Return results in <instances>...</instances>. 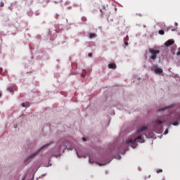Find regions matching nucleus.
Returning <instances> with one entry per match:
<instances>
[{"label": "nucleus", "mask_w": 180, "mask_h": 180, "mask_svg": "<svg viewBox=\"0 0 180 180\" xmlns=\"http://www.w3.org/2000/svg\"><path fill=\"white\" fill-rule=\"evenodd\" d=\"M154 72H155V74H162L163 70L161 68H156L154 69Z\"/></svg>", "instance_id": "obj_5"}, {"label": "nucleus", "mask_w": 180, "mask_h": 180, "mask_svg": "<svg viewBox=\"0 0 180 180\" xmlns=\"http://www.w3.org/2000/svg\"><path fill=\"white\" fill-rule=\"evenodd\" d=\"M1 96H2V94L0 93V98H1Z\"/></svg>", "instance_id": "obj_25"}, {"label": "nucleus", "mask_w": 180, "mask_h": 180, "mask_svg": "<svg viewBox=\"0 0 180 180\" xmlns=\"http://www.w3.org/2000/svg\"><path fill=\"white\" fill-rule=\"evenodd\" d=\"M51 144H54V141H50L49 143L43 146L41 148H39L37 152L31 154L28 158L25 160V162H27V161H29V160H32V158H33L34 157H36L37 155L39 154V153H40L41 150H43V148H46V147H49V146H51Z\"/></svg>", "instance_id": "obj_2"}, {"label": "nucleus", "mask_w": 180, "mask_h": 180, "mask_svg": "<svg viewBox=\"0 0 180 180\" xmlns=\"http://www.w3.org/2000/svg\"><path fill=\"white\" fill-rule=\"evenodd\" d=\"M22 108H26V105L25 104V103H23L22 104Z\"/></svg>", "instance_id": "obj_19"}, {"label": "nucleus", "mask_w": 180, "mask_h": 180, "mask_svg": "<svg viewBox=\"0 0 180 180\" xmlns=\"http://www.w3.org/2000/svg\"><path fill=\"white\" fill-rule=\"evenodd\" d=\"M89 162H90L91 164H92V162L91 161V160H89Z\"/></svg>", "instance_id": "obj_23"}, {"label": "nucleus", "mask_w": 180, "mask_h": 180, "mask_svg": "<svg viewBox=\"0 0 180 180\" xmlns=\"http://www.w3.org/2000/svg\"><path fill=\"white\" fill-rule=\"evenodd\" d=\"M77 154L78 157H79V155H78V152H77Z\"/></svg>", "instance_id": "obj_26"}, {"label": "nucleus", "mask_w": 180, "mask_h": 180, "mask_svg": "<svg viewBox=\"0 0 180 180\" xmlns=\"http://www.w3.org/2000/svg\"><path fill=\"white\" fill-rule=\"evenodd\" d=\"M94 37H96V34H95V33L89 34V39H94Z\"/></svg>", "instance_id": "obj_9"}, {"label": "nucleus", "mask_w": 180, "mask_h": 180, "mask_svg": "<svg viewBox=\"0 0 180 180\" xmlns=\"http://www.w3.org/2000/svg\"><path fill=\"white\" fill-rule=\"evenodd\" d=\"M124 46H129V42H127V41H125V42H124Z\"/></svg>", "instance_id": "obj_17"}, {"label": "nucleus", "mask_w": 180, "mask_h": 180, "mask_svg": "<svg viewBox=\"0 0 180 180\" xmlns=\"http://www.w3.org/2000/svg\"><path fill=\"white\" fill-rule=\"evenodd\" d=\"M164 134H168V129H166L164 132Z\"/></svg>", "instance_id": "obj_18"}, {"label": "nucleus", "mask_w": 180, "mask_h": 180, "mask_svg": "<svg viewBox=\"0 0 180 180\" xmlns=\"http://www.w3.org/2000/svg\"><path fill=\"white\" fill-rule=\"evenodd\" d=\"M8 91H9V92H13L15 91V87H8Z\"/></svg>", "instance_id": "obj_11"}, {"label": "nucleus", "mask_w": 180, "mask_h": 180, "mask_svg": "<svg viewBox=\"0 0 180 180\" xmlns=\"http://www.w3.org/2000/svg\"><path fill=\"white\" fill-rule=\"evenodd\" d=\"M177 56H180V51L177 52Z\"/></svg>", "instance_id": "obj_22"}, {"label": "nucleus", "mask_w": 180, "mask_h": 180, "mask_svg": "<svg viewBox=\"0 0 180 180\" xmlns=\"http://www.w3.org/2000/svg\"><path fill=\"white\" fill-rule=\"evenodd\" d=\"M82 140H83V141H86V138L83 137V138H82Z\"/></svg>", "instance_id": "obj_20"}, {"label": "nucleus", "mask_w": 180, "mask_h": 180, "mask_svg": "<svg viewBox=\"0 0 180 180\" xmlns=\"http://www.w3.org/2000/svg\"><path fill=\"white\" fill-rule=\"evenodd\" d=\"M109 68H111L112 70H116V64L115 63H110L108 65Z\"/></svg>", "instance_id": "obj_8"}, {"label": "nucleus", "mask_w": 180, "mask_h": 180, "mask_svg": "<svg viewBox=\"0 0 180 180\" xmlns=\"http://www.w3.org/2000/svg\"><path fill=\"white\" fill-rule=\"evenodd\" d=\"M149 53L150 54V59L154 60L157 58V56L160 54V50L150 48L149 49Z\"/></svg>", "instance_id": "obj_3"}, {"label": "nucleus", "mask_w": 180, "mask_h": 180, "mask_svg": "<svg viewBox=\"0 0 180 180\" xmlns=\"http://www.w3.org/2000/svg\"><path fill=\"white\" fill-rule=\"evenodd\" d=\"M157 174H160L161 172H162V169H158L157 171H156Z\"/></svg>", "instance_id": "obj_15"}, {"label": "nucleus", "mask_w": 180, "mask_h": 180, "mask_svg": "<svg viewBox=\"0 0 180 180\" xmlns=\"http://www.w3.org/2000/svg\"><path fill=\"white\" fill-rule=\"evenodd\" d=\"M165 32H164V30H159V34H165Z\"/></svg>", "instance_id": "obj_13"}, {"label": "nucleus", "mask_w": 180, "mask_h": 180, "mask_svg": "<svg viewBox=\"0 0 180 180\" xmlns=\"http://www.w3.org/2000/svg\"><path fill=\"white\" fill-rule=\"evenodd\" d=\"M88 56L89 57H92V53H89Z\"/></svg>", "instance_id": "obj_21"}, {"label": "nucleus", "mask_w": 180, "mask_h": 180, "mask_svg": "<svg viewBox=\"0 0 180 180\" xmlns=\"http://www.w3.org/2000/svg\"><path fill=\"white\" fill-rule=\"evenodd\" d=\"M4 6H5V4L3 1H1L0 3V8H4Z\"/></svg>", "instance_id": "obj_14"}, {"label": "nucleus", "mask_w": 180, "mask_h": 180, "mask_svg": "<svg viewBox=\"0 0 180 180\" xmlns=\"http://www.w3.org/2000/svg\"><path fill=\"white\" fill-rule=\"evenodd\" d=\"M145 130H147V127H141L140 129H138L137 134H140L141 131H145Z\"/></svg>", "instance_id": "obj_6"}, {"label": "nucleus", "mask_w": 180, "mask_h": 180, "mask_svg": "<svg viewBox=\"0 0 180 180\" xmlns=\"http://www.w3.org/2000/svg\"><path fill=\"white\" fill-rule=\"evenodd\" d=\"M163 122L161 121V120H156L155 122V124H157L158 126L160 125V124H162Z\"/></svg>", "instance_id": "obj_10"}, {"label": "nucleus", "mask_w": 180, "mask_h": 180, "mask_svg": "<svg viewBox=\"0 0 180 180\" xmlns=\"http://www.w3.org/2000/svg\"><path fill=\"white\" fill-rule=\"evenodd\" d=\"M175 25H176V26H177V25H178V23L176 22Z\"/></svg>", "instance_id": "obj_24"}, {"label": "nucleus", "mask_w": 180, "mask_h": 180, "mask_svg": "<svg viewBox=\"0 0 180 180\" xmlns=\"http://www.w3.org/2000/svg\"><path fill=\"white\" fill-rule=\"evenodd\" d=\"M171 108H174V105H170L169 106L162 108L159 109V110L160 111H163V110H165L167 109H171Z\"/></svg>", "instance_id": "obj_7"}, {"label": "nucleus", "mask_w": 180, "mask_h": 180, "mask_svg": "<svg viewBox=\"0 0 180 180\" xmlns=\"http://www.w3.org/2000/svg\"><path fill=\"white\" fill-rule=\"evenodd\" d=\"M137 143H144V139L141 136V135H139L135 139H129L126 141V144L127 146H130L132 148H136L138 144Z\"/></svg>", "instance_id": "obj_1"}, {"label": "nucleus", "mask_w": 180, "mask_h": 180, "mask_svg": "<svg viewBox=\"0 0 180 180\" xmlns=\"http://www.w3.org/2000/svg\"><path fill=\"white\" fill-rule=\"evenodd\" d=\"M178 124H179L178 122H175L173 123L174 126H178Z\"/></svg>", "instance_id": "obj_16"}, {"label": "nucleus", "mask_w": 180, "mask_h": 180, "mask_svg": "<svg viewBox=\"0 0 180 180\" xmlns=\"http://www.w3.org/2000/svg\"><path fill=\"white\" fill-rule=\"evenodd\" d=\"M174 43H175L174 39H169L165 43V46H166V47H169V46H172Z\"/></svg>", "instance_id": "obj_4"}, {"label": "nucleus", "mask_w": 180, "mask_h": 180, "mask_svg": "<svg viewBox=\"0 0 180 180\" xmlns=\"http://www.w3.org/2000/svg\"><path fill=\"white\" fill-rule=\"evenodd\" d=\"M175 120H180V115L179 114H176Z\"/></svg>", "instance_id": "obj_12"}]
</instances>
